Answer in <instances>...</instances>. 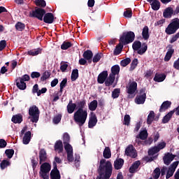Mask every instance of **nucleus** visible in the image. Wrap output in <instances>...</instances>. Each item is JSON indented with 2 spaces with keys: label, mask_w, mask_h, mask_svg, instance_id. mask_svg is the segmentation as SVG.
<instances>
[{
  "label": "nucleus",
  "mask_w": 179,
  "mask_h": 179,
  "mask_svg": "<svg viewBox=\"0 0 179 179\" xmlns=\"http://www.w3.org/2000/svg\"><path fill=\"white\" fill-rule=\"evenodd\" d=\"M77 110L73 114V120L79 127H82L87 120V108L86 100L83 99L77 103Z\"/></svg>",
  "instance_id": "obj_1"
},
{
  "label": "nucleus",
  "mask_w": 179,
  "mask_h": 179,
  "mask_svg": "<svg viewBox=\"0 0 179 179\" xmlns=\"http://www.w3.org/2000/svg\"><path fill=\"white\" fill-rule=\"evenodd\" d=\"M98 172L101 175H103L105 178H110L113 174V164L111 162L105 159H101Z\"/></svg>",
  "instance_id": "obj_2"
},
{
  "label": "nucleus",
  "mask_w": 179,
  "mask_h": 179,
  "mask_svg": "<svg viewBox=\"0 0 179 179\" xmlns=\"http://www.w3.org/2000/svg\"><path fill=\"white\" fill-rule=\"evenodd\" d=\"M50 171H51V164L45 162L41 165L39 177L43 179H50Z\"/></svg>",
  "instance_id": "obj_3"
},
{
  "label": "nucleus",
  "mask_w": 179,
  "mask_h": 179,
  "mask_svg": "<svg viewBox=\"0 0 179 179\" xmlns=\"http://www.w3.org/2000/svg\"><path fill=\"white\" fill-rule=\"evenodd\" d=\"M178 29H179V19L174 18L171 21L170 24L166 28L165 33H166V34H169V35L174 34V33H176V31H177Z\"/></svg>",
  "instance_id": "obj_4"
},
{
  "label": "nucleus",
  "mask_w": 179,
  "mask_h": 179,
  "mask_svg": "<svg viewBox=\"0 0 179 179\" xmlns=\"http://www.w3.org/2000/svg\"><path fill=\"white\" fill-rule=\"evenodd\" d=\"M29 120L31 122H38V118H40V110L38 108L34 105L29 109Z\"/></svg>",
  "instance_id": "obj_5"
},
{
  "label": "nucleus",
  "mask_w": 179,
  "mask_h": 179,
  "mask_svg": "<svg viewBox=\"0 0 179 179\" xmlns=\"http://www.w3.org/2000/svg\"><path fill=\"white\" fill-rule=\"evenodd\" d=\"M134 40H135V34L133 31L123 33L120 39V43L124 45L132 43Z\"/></svg>",
  "instance_id": "obj_6"
},
{
  "label": "nucleus",
  "mask_w": 179,
  "mask_h": 179,
  "mask_svg": "<svg viewBox=\"0 0 179 179\" xmlns=\"http://www.w3.org/2000/svg\"><path fill=\"white\" fill-rule=\"evenodd\" d=\"M133 50L137 51L140 55H143L148 51V45L146 43H141V41H135L133 45Z\"/></svg>",
  "instance_id": "obj_7"
},
{
  "label": "nucleus",
  "mask_w": 179,
  "mask_h": 179,
  "mask_svg": "<svg viewBox=\"0 0 179 179\" xmlns=\"http://www.w3.org/2000/svg\"><path fill=\"white\" fill-rule=\"evenodd\" d=\"M29 80H30V76L27 74H25L22 77L18 78L16 80L17 87H18V89H20V90H26L27 85H26V83L24 82H29Z\"/></svg>",
  "instance_id": "obj_8"
},
{
  "label": "nucleus",
  "mask_w": 179,
  "mask_h": 179,
  "mask_svg": "<svg viewBox=\"0 0 179 179\" xmlns=\"http://www.w3.org/2000/svg\"><path fill=\"white\" fill-rule=\"evenodd\" d=\"M44 15H45V10L39 8L30 13L31 17H36L38 20H43Z\"/></svg>",
  "instance_id": "obj_9"
},
{
  "label": "nucleus",
  "mask_w": 179,
  "mask_h": 179,
  "mask_svg": "<svg viewBox=\"0 0 179 179\" xmlns=\"http://www.w3.org/2000/svg\"><path fill=\"white\" fill-rule=\"evenodd\" d=\"M64 149L67 153V160L73 162V148L71 144H64Z\"/></svg>",
  "instance_id": "obj_10"
},
{
  "label": "nucleus",
  "mask_w": 179,
  "mask_h": 179,
  "mask_svg": "<svg viewBox=\"0 0 179 179\" xmlns=\"http://www.w3.org/2000/svg\"><path fill=\"white\" fill-rule=\"evenodd\" d=\"M145 101H146V93L144 90H141V94L135 99V103L136 104H145Z\"/></svg>",
  "instance_id": "obj_11"
},
{
  "label": "nucleus",
  "mask_w": 179,
  "mask_h": 179,
  "mask_svg": "<svg viewBox=\"0 0 179 179\" xmlns=\"http://www.w3.org/2000/svg\"><path fill=\"white\" fill-rule=\"evenodd\" d=\"M178 161L174 162L168 169L166 178L169 179L171 177H173L174 175V172L176 171V169H177L178 166Z\"/></svg>",
  "instance_id": "obj_12"
},
{
  "label": "nucleus",
  "mask_w": 179,
  "mask_h": 179,
  "mask_svg": "<svg viewBox=\"0 0 179 179\" xmlns=\"http://www.w3.org/2000/svg\"><path fill=\"white\" fill-rule=\"evenodd\" d=\"M125 155H127V156H129L130 157H133V159H135V157H136V150H135L134 145H128V147L125 150Z\"/></svg>",
  "instance_id": "obj_13"
},
{
  "label": "nucleus",
  "mask_w": 179,
  "mask_h": 179,
  "mask_svg": "<svg viewBox=\"0 0 179 179\" xmlns=\"http://www.w3.org/2000/svg\"><path fill=\"white\" fill-rule=\"evenodd\" d=\"M50 179H61V173L55 163V167L50 171Z\"/></svg>",
  "instance_id": "obj_14"
},
{
  "label": "nucleus",
  "mask_w": 179,
  "mask_h": 179,
  "mask_svg": "<svg viewBox=\"0 0 179 179\" xmlns=\"http://www.w3.org/2000/svg\"><path fill=\"white\" fill-rule=\"evenodd\" d=\"M173 15L175 16L174 8L173 7H168L164 10L163 16L166 19H170Z\"/></svg>",
  "instance_id": "obj_15"
},
{
  "label": "nucleus",
  "mask_w": 179,
  "mask_h": 179,
  "mask_svg": "<svg viewBox=\"0 0 179 179\" xmlns=\"http://www.w3.org/2000/svg\"><path fill=\"white\" fill-rule=\"evenodd\" d=\"M43 20L45 23H48L51 24V23H54V14L51 13H47L45 14Z\"/></svg>",
  "instance_id": "obj_16"
},
{
  "label": "nucleus",
  "mask_w": 179,
  "mask_h": 179,
  "mask_svg": "<svg viewBox=\"0 0 179 179\" xmlns=\"http://www.w3.org/2000/svg\"><path fill=\"white\" fill-rule=\"evenodd\" d=\"M173 54H174V49L173 48V46L171 45H169L168 51L164 59L165 62H169V61L171 59V57H173Z\"/></svg>",
  "instance_id": "obj_17"
},
{
  "label": "nucleus",
  "mask_w": 179,
  "mask_h": 179,
  "mask_svg": "<svg viewBox=\"0 0 179 179\" xmlns=\"http://www.w3.org/2000/svg\"><path fill=\"white\" fill-rule=\"evenodd\" d=\"M136 142H138L139 143V139H141V141H145L148 138V130L143 129L140 131L139 134L136 136Z\"/></svg>",
  "instance_id": "obj_18"
},
{
  "label": "nucleus",
  "mask_w": 179,
  "mask_h": 179,
  "mask_svg": "<svg viewBox=\"0 0 179 179\" xmlns=\"http://www.w3.org/2000/svg\"><path fill=\"white\" fill-rule=\"evenodd\" d=\"M108 76V72L107 71H102L99 76H98V83L103 84L106 82L107 77Z\"/></svg>",
  "instance_id": "obj_19"
},
{
  "label": "nucleus",
  "mask_w": 179,
  "mask_h": 179,
  "mask_svg": "<svg viewBox=\"0 0 179 179\" xmlns=\"http://www.w3.org/2000/svg\"><path fill=\"white\" fill-rule=\"evenodd\" d=\"M136 89H138V84L136 82H132L127 87V93L129 94H134L136 92Z\"/></svg>",
  "instance_id": "obj_20"
},
{
  "label": "nucleus",
  "mask_w": 179,
  "mask_h": 179,
  "mask_svg": "<svg viewBox=\"0 0 179 179\" xmlns=\"http://www.w3.org/2000/svg\"><path fill=\"white\" fill-rule=\"evenodd\" d=\"M176 157V155H173V154L168 153L164 157V163L166 166H169L170 163L174 160V158Z\"/></svg>",
  "instance_id": "obj_21"
},
{
  "label": "nucleus",
  "mask_w": 179,
  "mask_h": 179,
  "mask_svg": "<svg viewBox=\"0 0 179 179\" xmlns=\"http://www.w3.org/2000/svg\"><path fill=\"white\" fill-rule=\"evenodd\" d=\"M47 152H45V150H41L39 152V163L41 164L42 163L47 162Z\"/></svg>",
  "instance_id": "obj_22"
},
{
  "label": "nucleus",
  "mask_w": 179,
  "mask_h": 179,
  "mask_svg": "<svg viewBox=\"0 0 179 179\" xmlns=\"http://www.w3.org/2000/svg\"><path fill=\"white\" fill-rule=\"evenodd\" d=\"M150 3L151 8L153 10H159L160 9V1L159 0H147Z\"/></svg>",
  "instance_id": "obj_23"
},
{
  "label": "nucleus",
  "mask_w": 179,
  "mask_h": 179,
  "mask_svg": "<svg viewBox=\"0 0 179 179\" xmlns=\"http://www.w3.org/2000/svg\"><path fill=\"white\" fill-rule=\"evenodd\" d=\"M30 141H31V131H29L24 134L22 138V142L24 145H29Z\"/></svg>",
  "instance_id": "obj_24"
},
{
  "label": "nucleus",
  "mask_w": 179,
  "mask_h": 179,
  "mask_svg": "<svg viewBox=\"0 0 179 179\" xmlns=\"http://www.w3.org/2000/svg\"><path fill=\"white\" fill-rule=\"evenodd\" d=\"M55 150L58 153H62L64 150V145L62 141H58L55 144Z\"/></svg>",
  "instance_id": "obj_25"
},
{
  "label": "nucleus",
  "mask_w": 179,
  "mask_h": 179,
  "mask_svg": "<svg viewBox=\"0 0 179 179\" xmlns=\"http://www.w3.org/2000/svg\"><path fill=\"white\" fill-rule=\"evenodd\" d=\"M171 106V101H166L163 102V103L162 104V106L159 108V113H164V111H166V110H168L169 108H170Z\"/></svg>",
  "instance_id": "obj_26"
},
{
  "label": "nucleus",
  "mask_w": 179,
  "mask_h": 179,
  "mask_svg": "<svg viewBox=\"0 0 179 179\" xmlns=\"http://www.w3.org/2000/svg\"><path fill=\"white\" fill-rule=\"evenodd\" d=\"M76 109V103H73L72 100L69 101V104L67 105V112L69 114H72Z\"/></svg>",
  "instance_id": "obj_27"
},
{
  "label": "nucleus",
  "mask_w": 179,
  "mask_h": 179,
  "mask_svg": "<svg viewBox=\"0 0 179 179\" xmlns=\"http://www.w3.org/2000/svg\"><path fill=\"white\" fill-rule=\"evenodd\" d=\"M122 166H124V159H117L114 162V167L115 170H120L122 169Z\"/></svg>",
  "instance_id": "obj_28"
},
{
  "label": "nucleus",
  "mask_w": 179,
  "mask_h": 179,
  "mask_svg": "<svg viewBox=\"0 0 179 179\" xmlns=\"http://www.w3.org/2000/svg\"><path fill=\"white\" fill-rule=\"evenodd\" d=\"M83 58L89 61V62H92V58H93V52L92 50H87L83 53Z\"/></svg>",
  "instance_id": "obj_29"
},
{
  "label": "nucleus",
  "mask_w": 179,
  "mask_h": 179,
  "mask_svg": "<svg viewBox=\"0 0 179 179\" xmlns=\"http://www.w3.org/2000/svg\"><path fill=\"white\" fill-rule=\"evenodd\" d=\"M11 121L14 122V124H20L22 121H23V117L22 115L17 114L13 116Z\"/></svg>",
  "instance_id": "obj_30"
},
{
  "label": "nucleus",
  "mask_w": 179,
  "mask_h": 179,
  "mask_svg": "<svg viewBox=\"0 0 179 179\" xmlns=\"http://www.w3.org/2000/svg\"><path fill=\"white\" fill-rule=\"evenodd\" d=\"M139 166H141V162L139 161L135 162L129 168V173H136Z\"/></svg>",
  "instance_id": "obj_31"
},
{
  "label": "nucleus",
  "mask_w": 179,
  "mask_h": 179,
  "mask_svg": "<svg viewBox=\"0 0 179 179\" xmlns=\"http://www.w3.org/2000/svg\"><path fill=\"white\" fill-rule=\"evenodd\" d=\"M114 80H115V76H113V74H110L108 78H106L105 80L106 86H111V85L114 83Z\"/></svg>",
  "instance_id": "obj_32"
},
{
  "label": "nucleus",
  "mask_w": 179,
  "mask_h": 179,
  "mask_svg": "<svg viewBox=\"0 0 179 179\" xmlns=\"http://www.w3.org/2000/svg\"><path fill=\"white\" fill-rule=\"evenodd\" d=\"M142 36L143 38L145 40H149V37H150V35H149V27L148 26H145L142 31Z\"/></svg>",
  "instance_id": "obj_33"
},
{
  "label": "nucleus",
  "mask_w": 179,
  "mask_h": 179,
  "mask_svg": "<svg viewBox=\"0 0 179 179\" xmlns=\"http://www.w3.org/2000/svg\"><path fill=\"white\" fill-rule=\"evenodd\" d=\"M173 114H174V110H171L167 115H166L162 120L163 124H167V122L171 120Z\"/></svg>",
  "instance_id": "obj_34"
},
{
  "label": "nucleus",
  "mask_w": 179,
  "mask_h": 179,
  "mask_svg": "<svg viewBox=\"0 0 179 179\" xmlns=\"http://www.w3.org/2000/svg\"><path fill=\"white\" fill-rule=\"evenodd\" d=\"M97 100H93L88 104V108L90 111H96V108H97Z\"/></svg>",
  "instance_id": "obj_35"
},
{
  "label": "nucleus",
  "mask_w": 179,
  "mask_h": 179,
  "mask_svg": "<svg viewBox=\"0 0 179 179\" xmlns=\"http://www.w3.org/2000/svg\"><path fill=\"white\" fill-rule=\"evenodd\" d=\"M41 51H43V49L37 48L35 50H29L27 54L28 55H31L32 57H35L36 55H38V54H41Z\"/></svg>",
  "instance_id": "obj_36"
},
{
  "label": "nucleus",
  "mask_w": 179,
  "mask_h": 179,
  "mask_svg": "<svg viewBox=\"0 0 179 179\" xmlns=\"http://www.w3.org/2000/svg\"><path fill=\"white\" fill-rule=\"evenodd\" d=\"M97 124V117L96 116L92 117L88 123L89 128H93V127H96V124Z\"/></svg>",
  "instance_id": "obj_37"
},
{
  "label": "nucleus",
  "mask_w": 179,
  "mask_h": 179,
  "mask_svg": "<svg viewBox=\"0 0 179 179\" xmlns=\"http://www.w3.org/2000/svg\"><path fill=\"white\" fill-rule=\"evenodd\" d=\"M155 120V112L153 110L150 111V113L147 118V124L150 125L152 122Z\"/></svg>",
  "instance_id": "obj_38"
},
{
  "label": "nucleus",
  "mask_w": 179,
  "mask_h": 179,
  "mask_svg": "<svg viewBox=\"0 0 179 179\" xmlns=\"http://www.w3.org/2000/svg\"><path fill=\"white\" fill-rule=\"evenodd\" d=\"M103 156L104 159H110L111 157V150H110V148L106 147L103 152Z\"/></svg>",
  "instance_id": "obj_39"
},
{
  "label": "nucleus",
  "mask_w": 179,
  "mask_h": 179,
  "mask_svg": "<svg viewBox=\"0 0 179 179\" xmlns=\"http://www.w3.org/2000/svg\"><path fill=\"white\" fill-rule=\"evenodd\" d=\"M119 73H120V66L115 65L112 66L111 73L110 74L115 77V75H118Z\"/></svg>",
  "instance_id": "obj_40"
},
{
  "label": "nucleus",
  "mask_w": 179,
  "mask_h": 179,
  "mask_svg": "<svg viewBox=\"0 0 179 179\" xmlns=\"http://www.w3.org/2000/svg\"><path fill=\"white\" fill-rule=\"evenodd\" d=\"M166 79V76L164 74L156 73L154 78L155 82H163Z\"/></svg>",
  "instance_id": "obj_41"
},
{
  "label": "nucleus",
  "mask_w": 179,
  "mask_h": 179,
  "mask_svg": "<svg viewBox=\"0 0 179 179\" xmlns=\"http://www.w3.org/2000/svg\"><path fill=\"white\" fill-rule=\"evenodd\" d=\"M69 142H71V136H69V134L64 133L63 134V143H64V145H68V144H69Z\"/></svg>",
  "instance_id": "obj_42"
},
{
  "label": "nucleus",
  "mask_w": 179,
  "mask_h": 179,
  "mask_svg": "<svg viewBox=\"0 0 179 179\" xmlns=\"http://www.w3.org/2000/svg\"><path fill=\"white\" fill-rule=\"evenodd\" d=\"M9 166H10V162L6 159H3L0 164L1 170H5V169H6V167H9Z\"/></svg>",
  "instance_id": "obj_43"
},
{
  "label": "nucleus",
  "mask_w": 179,
  "mask_h": 179,
  "mask_svg": "<svg viewBox=\"0 0 179 179\" xmlns=\"http://www.w3.org/2000/svg\"><path fill=\"white\" fill-rule=\"evenodd\" d=\"M78 78H79V71L78 69H73L71 73L72 82H75Z\"/></svg>",
  "instance_id": "obj_44"
},
{
  "label": "nucleus",
  "mask_w": 179,
  "mask_h": 179,
  "mask_svg": "<svg viewBox=\"0 0 179 179\" xmlns=\"http://www.w3.org/2000/svg\"><path fill=\"white\" fill-rule=\"evenodd\" d=\"M123 48L124 46L122 45L118 44L113 52L114 55H120V54H121V51H122Z\"/></svg>",
  "instance_id": "obj_45"
},
{
  "label": "nucleus",
  "mask_w": 179,
  "mask_h": 179,
  "mask_svg": "<svg viewBox=\"0 0 179 179\" xmlns=\"http://www.w3.org/2000/svg\"><path fill=\"white\" fill-rule=\"evenodd\" d=\"M120 93H121V90L119 88H116L112 92V97L113 99H118V97H120Z\"/></svg>",
  "instance_id": "obj_46"
},
{
  "label": "nucleus",
  "mask_w": 179,
  "mask_h": 179,
  "mask_svg": "<svg viewBox=\"0 0 179 179\" xmlns=\"http://www.w3.org/2000/svg\"><path fill=\"white\" fill-rule=\"evenodd\" d=\"M156 153H159V148L157 147H153L148 150L149 156H154Z\"/></svg>",
  "instance_id": "obj_47"
},
{
  "label": "nucleus",
  "mask_w": 179,
  "mask_h": 179,
  "mask_svg": "<svg viewBox=\"0 0 179 179\" xmlns=\"http://www.w3.org/2000/svg\"><path fill=\"white\" fill-rule=\"evenodd\" d=\"M35 3L36 6H39L40 8H45V6L47 5L44 0H36Z\"/></svg>",
  "instance_id": "obj_48"
},
{
  "label": "nucleus",
  "mask_w": 179,
  "mask_h": 179,
  "mask_svg": "<svg viewBox=\"0 0 179 179\" xmlns=\"http://www.w3.org/2000/svg\"><path fill=\"white\" fill-rule=\"evenodd\" d=\"M102 57H103V53H98L94 56V57L92 59V62L96 64V63L99 62V61H100V59H101Z\"/></svg>",
  "instance_id": "obj_49"
},
{
  "label": "nucleus",
  "mask_w": 179,
  "mask_h": 179,
  "mask_svg": "<svg viewBox=\"0 0 179 179\" xmlns=\"http://www.w3.org/2000/svg\"><path fill=\"white\" fill-rule=\"evenodd\" d=\"M5 153H6V156H7L8 159H12V157H13V155H15V150L11 149L6 150L5 151Z\"/></svg>",
  "instance_id": "obj_50"
},
{
  "label": "nucleus",
  "mask_w": 179,
  "mask_h": 179,
  "mask_svg": "<svg viewBox=\"0 0 179 179\" xmlns=\"http://www.w3.org/2000/svg\"><path fill=\"white\" fill-rule=\"evenodd\" d=\"M72 47V43L71 42H64L62 45V50H68V48H71Z\"/></svg>",
  "instance_id": "obj_51"
},
{
  "label": "nucleus",
  "mask_w": 179,
  "mask_h": 179,
  "mask_svg": "<svg viewBox=\"0 0 179 179\" xmlns=\"http://www.w3.org/2000/svg\"><path fill=\"white\" fill-rule=\"evenodd\" d=\"M24 24L22 23V22H17L15 24V29L17 30H18V31H22V30H24Z\"/></svg>",
  "instance_id": "obj_52"
},
{
  "label": "nucleus",
  "mask_w": 179,
  "mask_h": 179,
  "mask_svg": "<svg viewBox=\"0 0 179 179\" xmlns=\"http://www.w3.org/2000/svg\"><path fill=\"white\" fill-rule=\"evenodd\" d=\"M62 118V115L58 114L53 117V123L59 124L61 122V120Z\"/></svg>",
  "instance_id": "obj_53"
},
{
  "label": "nucleus",
  "mask_w": 179,
  "mask_h": 179,
  "mask_svg": "<svg viewBox=\"0 0 179 179\" xmlns=\"http://www.w3.org/2000/svg\"><path fill=\"white\" fill-rule=\"evenodd\" d=\"M131 122V116L129 115H124V120H123V124L124 125H129Z\"/></svg>",
  "instance_id": "obj_54"
},
{
  "label": "nucleus",
  "mask_w": 179,
  "mask_h": 179,
  "mask_svg": "<svg viewBox=\"0 0 179 179\" xmlns=\"http://www.w3.org/2000/svg\"><path fill=\"white\" fill-rule=\"evenodd\" d=\"M130 63H131V59L126 58L120 62V65L122 66H127V65H129Z\"/></svg>",
  "instance_id": "obj_55"
},
{
  "label": "nucleus",
  "mask_w": 179,
  "mask_h": 179,
  "mask_svg": "<svg viewBox=\"0 0 179 179\" xmlns=\"http://www.w3.org/2000/svg\"><path fill=\"white\" fill-rule=\"evenodd\" d=\"M153 177L155 179H158L160 177V168H156L154 170Z\"/></svg>",
  "instance_id": "obj_56"
},
{
  "label": "nucleus",
  "mask_w": 179,
  "mask_h": 179,
  "mask_svg": "<svg viewBox=\"0 0 179 179\" xmlns=\"http://www.w3.org/2000/svg\"><path fill=\"white\" fill-rule=\"evenodd\" d=\"M178 39H179V32H178L176 34L173 35L171 38L169 43L171 44H173V43H176V41H177V40H178Z\"/></svg>",
  "instance_id": "obj_57"
},
{
  "label": "nucleus",
  "mask_w": 179,
  "mask_h": 179,
  "mask_svg": "<svg viewBox=\"0 0 179 179\" xmlns=\"http://www.w3.org/2000/svg\"><path fill=\"white\" fill-rule=\"evenodd\" d=\"M50 76H51V73H50V72L48 71H45L43 73V76L41 78V80H47V79H48V78H50Z\"/></svg>",
  "instance_id": "obj_58"
},
{
  "label": "nucleus",
  "mask_w": 179,
  "mask_h": 179,
  "mask_svg": "<svg viewBox=\"0 0 179 179\" xmlns=\"http://www.w3.org/2000/svg\"><path fill=\"white\" fill-rule=\"evenodd\" d=\"M137 66H138V59H134L131 64L130 71H134V69H135V68H136Z\"/></svg>",
  "instance_id": "obj_59"
},
{
  "label": "nucleus",
  "mask_w": 179,
  "mask_h": 179,
  "mask_svg": "<svg viewBox=\"0 0 179 179\" xmlns=\"http://www.w3.org/2000/svg\"><path fill=\"white\" fill-rule=\"evenodd\" d=\"M164 23H166V19H161L155 23V26H159V27H162Z\"/></svg>",
  "instance_id": "obj_60"
},
{
  "label": "nucleus",
  "mask_w": 179,
  "mask_h": 179,
  "mask_svg": "<svg viewBox=\"0 0 179 179\" xmlns=\"http://www.w3.org/2000/svg\"><path fill=\"white\" fill-rule=\"evenodd\" d=\"M152 75L153 71H152L151 70H148L145 73V78H146V79H152Z\"/></svg>",
  "instance_id": "obj_61"
},
{
  "label": "nucleus",
  "mask_w": 179,
  "mask_h": 179,
  "mask_svg": "<svg viewBox=\"0 0 179 179\" xmlns=\"http://www.w3.org/2000/svg\"><path fill=\"white\" fill-rule=\"evenodd\" d=\"M124 17H132V10H127L124 12Z\"/></svg>",
  "instance_id": "obj_62"
},
{
  "label": "nucleus",
  "mask_w": 179,
  "mask_h": 179,
  "mask_svg": "<svg viewBox=\"0 0 179 179\" xmlns=\"http://www.w3.org/2000/svg\"><path fill=\"white\" fill-rule=\"evenodd\" d=\"M67 68H68V64H66L65 62L61 63L60 69H61L62 72H65V71H66Z\"/></svg>",
  "instance_id": "obj_63"
},
{
  "label": "nucleus",
  "mask_w": 179,
  "mask_h": 179,
  "mask_svg": "<svg viewBox=\"0 0 179 179\" xmlns=\"http://www.w3.org/2000/svg\"><path fill=\"white\" fill-rule=\"evenodd\" d=\"M6 47V41L3 40L0 41V51H2L4 50V48Z\"/></svg>",
  "instance_id": "obj_64"
}]
</instances>
